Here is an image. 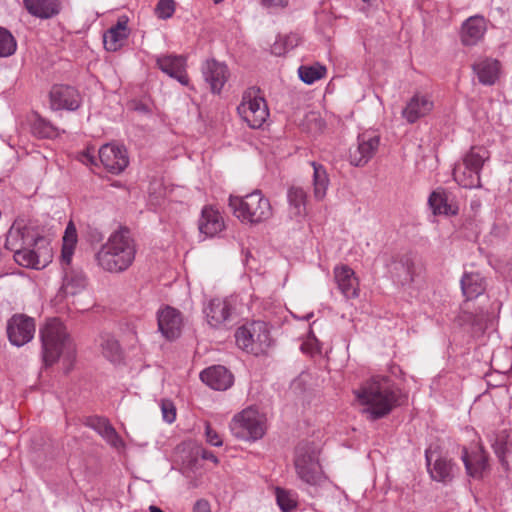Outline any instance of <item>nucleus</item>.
<instances>
[{"mask_svg":"<svg viewBox=\"0 0 512 512\" xmlns=\"http://www.w3.org/2000/svg\"><path fill=\"white\" fill-rule=\"evenodd\" d=\"M5 246L14 253V260L23 267L42 269L49 258L46 239L39 230L23 219L15 220L10 227Z\"/></svg>","mask_w":512,"mask_h":512,"instance_id":"nucleus-1","label":"nucleus"},{"mask_svg":"<svg viewBox=\"0 0 512 512\" xmlns=\"http://www.w3.org/2000/svg\"><path fill=\"white\" fill-rule=\"evenodd\" d=\"M363 406L362 413L370 421L389 415L401 404L402 393L389 376L375 375L364 381L353 391Z\"/></svg>","mask_w":512,"mask_h":512,"instance_id":"nucleus-2","label":"nucleus"},{"mask_svg":"<svg viewBox=\"0 0 512 512\" xmlns=\"http://www.w3.org/2000/svg\"><path fill=\"white\" fill-rule=\"evenodd\" d=\"M136 247L130 231L126 228L112 233L96 254L98 265L112 273L123 272L135 259Z\"/></svg>","mask_w":512,"mask_h":512,"instance_id":"nucleus-3","label":"nucleus"},{"mask_svg":"<svg viewBox=\"0 0 512 512\" xmlns=\"http://www.w3.org/2000/svg\"><path fill=\"white\" fill-rule=\"evenodd\" d=\"M42 358L45 366H51L66 353L69 357L74 352L72 341L64 324L57 318L49 319L40 329Z\"/></svg>","mask_w":512,"mask_h":512,"instance_id":"nucleus-4","label":"nucleus"},{"mask_svg":"<svg viewBox=\"0 0 512 512\" xmlns=\"http://www.w3.org/2000/svg\"><path fill=\"white\" fill-rule=\"evenodd\" d=\"M229 206L238 219L251 224L261 223L272 215L270 201L260 190H255L243 197L230 196Z\"/></svg>","mask_w":512,"mask_h":512,"instance_id":"nucleus-5","label":"nucleus"},{"mask_svg":"<svg viewBox=\"0 0 512 512\" xmlns=\"http://www.w3.org/2000/svg\"><path fill=\"white\" fill-rule=\"evenodd\" d=\"M77 240L76 228L73 222H69L63 235L61 251V263L64 270L62 290L65 295H76L86 287V277L84 273L69 268Z\"/></svg>","mask_w":512,"mask_h":512,"instance_id":"nucleus-6","label":"nucleus"},{"mask_svg":"<svg viewBox=\"0 0 512 512\" xmlns=\"http://www.w3.org/2000/svg\"><path fill=\"white\" fill-rule=\"evenodd\" d=\"M488 159L489 152L486 148L472 147L464 155L462 162L455 165L453 170L454 180L463 188H480V172Z\"/></svg>","mask_w":512,"mask_h":512,"instance_id":"nucleus-7","label":"nucleus"},{"mask_svg":"<svg viewBox=\"0 0 512 512\" xmlns=\"http://www.w3.org/2000/svg\"><path fill=\"white\" fill-rule=\"evenodd\" d=\"M318 454L319 451L313 443H300L296 447L294 459L296 473L309 485H318L323 480Z\"/></svg>","mask_w":512,"mask_h":512,"instance_id":"nucleus-8","label":"nucleus"},{"mask_svg":"<svg viewBox=\"0 0 512 512\" xmlns=\"http://www.w3.org/2000/svg\"><path fill=\"white\" fill-rule=\"evenodd\" d=\"M229 427L236 438L244 441H256L265 434V417L258 410L249 407L236 414Z\"/></svg>","mask_w":512,"mask_h":512,"instance_id":"nucleus-9","label":"nucleus"},{"mask_svg":"<svg viewBox=\"0 0 512 512\" xmlns=\"http://www.w3.org/2000/svg\"><path fill=\"white\" fill-rule=\"evenodd\" d=\"M235 340L240 349L256 356L265 353L271 345L267 326L260 321L239 327L235 332Z\"/></svg>","mask_w":512,"mask_h":512,"instance_id":"nucleus-10","label":"nucleus"},{"mask_svg":"<svg viewBox=\"0 0 512 512\" xmlns=\"http://www.w3.org/2000/svg\"><path fill=\"white\" fill-rule=\"evenodd\" d=\"M258 92L255 89L246 91L237 107L239 116L253 129L261 128L269 117L266 101Z\"/></svg>","mask_w":512,"mask_h":512,"instance_id":"nucleus-11","label":"nucleus"},{"mask_svg":"<svg viewBox=\"0 0 512 512\" xmlns=\"http://www.w3.org/2000/svg\"><path fill=\"white\" fill-rule=\"evenodd\" d=\"M380 143V137L374 132L366 131L358 135L357 145L349 150L351 165L362 167L375 155Z\"/></svg>","mask_w":512,"mask_h":512,"instance_id":"nucleus-12","label":"nucleus"},{"mask_svg":"<svg viewBox=\"0 0 512 512\" xmlns=\"http://www.w3.org/2000/svg\"><path fill=\"white\" fill-rule=\"evenodd\" d=\"M34 333V319L24 314H15L7 322V335L14 346L21 347L30 342Z\"/></svg>","mask_w":512,"mask_h":512,"instance_id":"nucleus-13","label":"nucleus"},{"mask_svg":"<svg viewBox=\"0 0 512 512\" xmlns=\"http://www.w3.org/2000/svg\"><path fill=\"white\" fill-rule=\"evenodd\" d=\"M427 469L431 478L437 482L447 484L453 480L456 465L451 459L427 449L425 451Z\"/></svg>","mask_w":512,"mask_h":512,"instance_id":"nucleus-14","label":"nucleus"},{"mask_svg":"<svg viewBox=\"0 0 512 512\" xmlns=\"http://www.w3.org/2000/svg\"><path fill=\"white\" fill-rule=\"evenodd\" d=\"M100 162L112 174H120L128 166L129 158L123 146L107 143L98 152Z\"/></svg>","mask_w":512,"mask_h":512,"instance_id":"nucleus-15","label":"nucleus"},{"mask_svg":"<svg viewBox=\"0 0 512 512\" xmlns=\"http://www.w3.org/2000/svg\"><path fill=\"white\" fill-rule=\"evenodd\" d=\"M201 72L210 90L214 94H219L229 78V69L223 62L215 59L206 60L201 67Z\"/></svg>","mask_w":512,"mask_h":512,"instance_id":"nucleus-16","label":"nucleus"},{"mask_svg":"<svg viewBox=\"0 0 512 512\" xmlns=\"http://www.w3.org/2000/svg\"><path fill=\"white\" fill-rule=\"evenodd\" d=\"M81 98L78 91L69 85H54L50 91V105L54 110L74 111L79 108Z\"/></svg>","mask_w":512,"mask_h":512,"instance_id":"nucleus-17","label":"nucleus"},{"mask_svg":"<svg viewBox=\"0 0 512 512\" xmlns=\"http://www.w3.org/2000/svg\"><path fill=\"white\" fill-rule=\"evenodd\" d=\"M158 68L169 77L177 80L181 85H189V77L186 71L187 60L182 55H163L156 60Z\"/></svg>","mask_w":512,"mask_h":512,"instance_id":"nucleus-18","label":"nucleus"},{"mask_svg":"<svg viewBox=\"0 0 512 512\" xmlns=\"http://www.w3.org/2000/svg\"><path fill=\"white\" fill-rule=\"evenodd\" d=\"M461 459L469 476L480 479L488 468V455L481 444H476L471 451L462 449Z\"/></svg>","mask_w":512,"mask_h":512,"instance_id":"nucleus-19","label":"nucleus"},{"mask_svg":"<svg viewBox=\"0 0 512 512\" xmlns=\"http://www.w3.org/2000/svg\"><path fill=\"white\" fill-rule=\"evenodd\" d=\"M434 108V102L429 95L415 93L405 107L401 115L409 124H414L419 119L427 116Z\"/></svg>","mask_w":512,"mask_h":512,"instance_id":"nucleus-20","label":"nucleus"},{"mask_svg":"<svg viewBox=\"0 0 512 512\" xmlns=\"http://www.w3.org/2000/svg\"><path fill=\"white\" fill-rule=\"evenodd\" d=\"M334 281L346 299L359 296V281L355 272L348 265H337L333 269Z\"/></svg>","mask_w":512,"mask_h":512,"instance_id":"nucleus-21","label":"nucleus"},{"mask_svg":"<svg viewBox=\"0 0 512 512\" xmlns=\"http://www.w3.org/2000/svg\"><path fill=\"white\" fill-rule=\"evenodd\" d=\"M206 321L212 328L225 326L231 317V306L226 299H211L204 307Z\"/></svg>","mask_w":512,"mask_h":512,"instance_id":"nucleus-22","label":"nucleus"},{"mask_svg":"<svg viewBox=\"0 0 512 512\" xmlns=\"http://www.w3.org/2000/svg\"><path fill=\"white\" fill-rule=\"evenodd\" d=\"M181 327V313L175 308L167 306L158 312V328L165 338H177L181 333Z\"/></svg>","mask_w":512,"mask_h":512,"instance_id":"nucleus-23","label":"nucleus"},{"mask_svg":"<svg viewBox=\"0 0 512 512\" xmlns=\"http://www.w3.org/2000/svg\"><path fill=\"white\" fill-rule=\"evenodd\" d=\"M487 30L486 20L481 15H474L466 19L461 27V42L465 46L476 45Z\"/></svg>","mask_w":512,"mask_h":512,"instance_id":"nucleus-24","label":"nucleus"},{"mask_svg":"<svg viewBox=\"0 0 512 512\" xmlns=\"http://www.w3.org/2000/svg\"><path fill=\"white\" fill-rule=\"evenodd\" d=\"M203 383L214 390H227L233 384V375L224 366L217 365L209 367L200 373Z\"/></svg>","mask_w":512,"mask_h":512,"instance_id":"nucleus-25","label":"nucleus"},{"mask_svg":"<svg viewBox=\"0 0 512 512\" xmlns=\"http://www.w3.org/2000/svg\"><path fill=\"white\" fill-rule=\"evenodd\" d=\"M198 228L206 237H214L224 229L223 217L218 210L205 206L201 212Z\"/></svg>","mask_w":512,"mask_h":512,"instance_id":"nucleus-26","label":"nucleus"},{"mask_svg":"<svg viewBox=\"0 0 512 512\" xmlns=\"http://www.w3.org/2000/svg\"><path fill=\"white\" fill-rule=\"evenodd\" d=\"M87 425L95 430L112 447L121 448L124 446L123 440L106 418L98 416L89 418Z\"/></svg>","mask_w":512,"mask_h":512,"instance_id":"nucleus-27","label":"nucleus"},{"mask_svg":"<svg viewBox=\"0 0 512 512\" xmlns=\"http://www.w3.org/2000/svg\"><path fill=\"white\" fill-rule=\"evenodd\" d=\"M27 12L40 19H49L60 12L59 0H23Z\"/></svg>","mask_w":512,"mask_h":512,"instance_id":"nucleus-28","label":"nucleus"},{"mask_svg":"<svg viewBox=\"0 0 512 512\" xmlns=\"http://www.w3.org/2000/svg\"><path fill=\"white\" fill-rule=\"evenodd\" d=\"M128 37L126 20H119L116 25L109 28L103 35V44L107 51L119 50Z\"/></svg>","mask_w":512,"mask_h":512,"instance_id":"nucleus-29","label":"nucleus"},{"mask_svg":"<svg viewBox=\"0 0 512 512\" xmlns=\"http://www.w3.org/2000/svg\"><path fill=\"white\" fill-rule=\"evenodd\" d=\"M463 296L473 300L483 294L486 288L485 279L478 272L464 273L460 281Z\"/></svg>","mask_w":512,"mask_h":512,"instance_id":"nucleus-30","label":"nucleus"},{"mask_svg":"<svg viewBox=\"0 0 512 512\" xmlns=\"http://www.w3.org/2000/svg\"><path fill=\"white\" fill-rule=\"evenodd\" d=\"M478 80L483 85H493L499 76L500 64L495 59H482L473 65Z\"/></svg>","mask_w":512,"mask_h":512,"instance_id":"nucleus-31","label":"nucleus"},{"mask_svg":"<svg viewBox=\"0 0 512 512\" xmlns=\"http://www.w3.org/2000/svg\"><path fill=\"white\" fill-rule=\"evenodd\" d=\"M289 213L291 217L300 218L306 215L307 194L301 187H290L287 191Z\"/></svg>","mask_w":512,"mask_h":512,"instance_id":"nucleus-32","label":"nucleus"},{"mask_svg":"<svg viewBox=\"0 0 512 512\" xmlns=\"http://www.w3.org/2000/svg\"><path fill=\"white\" fill-rule=\"evenodd\" d=\"M98 346L105 358L111 362H119L122 359V348L118 340L110 333H101L97 339Z\"/></svg>","mask_w":512,"mask_h":512,"instance_id":"nucleus-33","label":"nucleus"},{"mask_svg":"<svg viewBox=\"0 0 512 512\" xmlns=\"http://www.w3.org/2000/svg\"><path fill=\"white\" fill-rule=\"evenodd\" d=\"M391 272L394 279L401 285L409 284L414 280V264L407 256L394 262Z\"/></svg>","mask_w":512,"mask_h":512,"instance_id":"nucleus-34","label":"nucleus"},{"mask_svg":"<svg viewBox=\"0 0 512 512\" xmlns=\"http://www.w3.org/2000/svg\"><path fill=\"white\" fill-rule=\"evenodd\" d=\"M313 166V187L314 197L317 200H322L326 196V192L329 186V177L326 169L316 162H312Z\"/></svg>","mask_w":512,"mask_h":512,"instance_id":"nucleus-35","label":"nucleus"},{"mask_svg":"<svg viewBox=\"0 0 512 512\" xmlns=\"http://www.w3.org/2000/svg\"><path fill=\"white\" fill-rule=\"evenodd\" d=\"M428 204L434 214L449 215L455 214L456 210L447 202V197L443 191H434L428 199Z\"/></svg>","mask_w":512,"mask_h":512,"instance_id":"nucleus-36","label":"nucleus"},{"mask_svg":"<svg viewBox=\"0 0 512 512\" xmlns=\"http://www.w3.org/2000/svg\"><path fill=\"white\" fill-rule=\"evenodd\" d=\"M31 132L39 138H52L57 136L56 127L38 114H35L34 119L31 121Z\"/></svg>","mask_w":512,"mask_h":512,"instance_id":"nucleus-37","label":"nucleus"},{"mask_svg":"<svg viewBox=\"0 0 512 512\" xmlns=\"http://www.w3.org/2000/svg\"><path fill=\"white\" fill-rule=\"evenodd\" d=\"M325 73L326 68L319 64L313 66L302 65L298 68L299 78L306 84H313L323 78Z\"/></svg>","mask_w":512,"mask_h":512,"instance_id":"nucleus-38","label":"nucleus"},{"mask_svg":"<svg viewBox=\"0 0 512 512\" xmlns=\"http://www.w3.org/2000/svg\"><path fill=\"white\" fill-rule=\"evenodd\" d=\"M17 43L14 36L5 28L0 27V57H8L15 53Z\"/></svg>","mask_w":512,"mask_h":512,"instance_id":"nucleus-39","label":"nucleus"},{"mask_svg":"<svg viewBox=\"0 0 512 512\" xmlns=\"http://www.w3.org/2000/svg\"><path fill=\"white\" fill-rule=\"evenodd\" d=\"M276 500L283 512H291L297 505L294 494L281 488L276 489Z\"/></svg>","mask_w":512,"mask_h":512,"instance_id":"nucleus-40","label":"nucleus"},{"mask_svg":"<svg viewBox=\"0 0 512 512\" xmlns=\"http://www.w3.org/2000/svg\"><path fill=\"white\" fill-rule=\"evenodd\" d=\"M299 38L297 35L292 34L289 36H285L283 38H280L279 41H276L272 47V53L275 55H283L288 50L293 49L298 45Z\"/></svg>","mask_w":512,"mask_h":512,"instance_id":"nucleus-41","label":"nucleus"},{"mask_svg":"<svg viewBox=\"0 0 512 512\" xmlns=\"http://www.w3.org/2000/svg\"><path fill=\"white\" fill-rule=\"evenodd\" d=\"M175 12L174 0H159L155 7V14L160 19H168Z\"/></svg>","mask_w":512,"mask_h":512,"instance_id":"nucleus-42","label":"nucleus"},{"mask_svg":"<svg viewBox=\"0 0 512 512\" xmlns=\"http://www.w3.org/2000/svg\"><path fill=\"white\" fill-rule=\"evenodd\" d=\"M161 410L163 419L167 423H172L176 419V409L172 402L170 401H162L161 403Z\"/></svg>","mask_w":512,"mask_h":512,"instance_id":"nucleus-43","label":"nucleus"},{"mask_svg":"<svg viewBox=\"0 0 512 512\" xmlns=\"http://www.w3.org/2000/svg\"><path fill=\"white\" fill-rule=\"evenodd\" d=\"M205 436H206V441L212 445V446H216V447H219L223 444V441H222V438L221 436L217 433V431L210 425V424H206L205 425Z\"/></svg>","mask_w":512,"mask_h":512,"instance_id":"nucleus-44","label":"nucleus"},{"mask_svg":"<svg viewBox=\"0 0 512 512\" xmlns=\"http://www.w3.org/2000/svg\"><path fill=\"white\" fill-rule=\"evenodd\" d=\"M492 447L494 449V452L495 454L499 457V458H502L504 457L505 453H506V441L504 439V437H497L496 440L492 443Z\"/></svg>","mask_w":512,"mask_h":512,"instance_id":"nucleus-45","label":"nucleus"},{"mask_svg":"<svg viewBox=\"0 0 512 512\" xmlns=\"http://www.w3.org/2000/svg\"><path fill=\"white\" fill-rule=\"evenodd\" d=\"M260 2L266 8H284L289 0H260Z\"/></svg>","mask_w":512,"mask_h":512,"instance_id":"nucleus-46","label":"nucleus"},{"mask_svg":"<svg viewBox=\"0 0 512 512\" xmlns=\"http://www.w3.org/2000/svg\"><path fill=\"white\" fill-rule=\"evenodd\" d=\"M193 512H211L208 501L198 500L194 505Z\"/></svg>","mask_w":512,"mask_h":512,"instance_id":"nucleus-47","label":"nucleus"},{"mask_svg":"<svg viewBox=\"0 0 512 512\" xmlns=\"http://www.w3.org/2000/svg\"><path fill=\"white\" fill-rule=\"evenodd\" d=\"M80 160L84 164H95L96 158H95V155L88 150L81 154Z\"/></svg>","mask_w":512,"mask_h":512,"instance_id":"nucleus-48","label":"nucleus"},{"mask_svg":"<svg viewBox=\"0 0 512 512\" xmlns=\"http://www.w3.org/2000/svg\"><path fill=\"white\" fill-rule=\"evenodd\" d=\"M202 458L205 459V460H209V461H212L214 463H217L218 462V458L215 456V454L211 451H206L204 450L203 453H202Z\"/></svg>","mask_w":512,"mask_h":512,"instance_id":"nucleus-49","label":"nucleus"},{"mask_svg":"<svg viewBox=\"0 0 512 512\" xmlns=\"http://www.w3.org/2000/svg\"><path fill=\"white\" fill-rule=\"evenodd\" d=\"M149 511L150 512H164L163 510H161L160 508L156 507V506H150L149 507Z\"/></svg>","mask_w":512,"mask_h":512,"instance_id":"nucleus-50","label":"nucleus"}]
</instances>
